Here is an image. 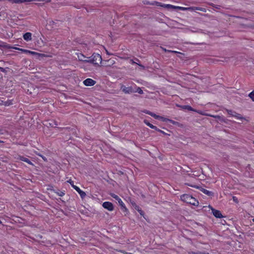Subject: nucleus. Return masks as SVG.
<instances>
[{
    "mask_svg": "<svg viewBox=\"0 0 254 254\" xmlns=\"http://www.w3.org/2000/svg\"><path fill=\"white\" fill-rule=\"evenodd\" d=\"M181 199L184 202L194 206L198 205V201L191 195L188 194H184L181 196Z\"/></svg>",
    "mask_w": 254,
    "mask_h": 254,
    "instance_id": "1",
    "label": "nucleus"
},
{
    "mask_svg": "<svg viewBox=\"0 0 254 254\" xmlns=\"http://www.w3.org/2000/svg\"><path fill=\"white\" fill-rule=\"evenodd\" d=\"M92 59L89 60H84L83 59H80V61H83L86 63H92L95 65H98L102 62V57L100 55L98 54H93L92 56Z\"/></svg>",
    "mask_w": 254,
    "mask_h": 254,
    "instance_id": "2",
    "label": "nucleus"
},
{
    "mask_svg": "<svg viewBox=\"0 0 254 254\" xmlns=\"http://www.w3.org/2000/svg\"><path fill=\"white\" fill-rule=\"evenodd\" d=\"M185 185L186 186H188L192 187V188H196V189L199 190L203 192L204 194L207 195L208 196H214V192H213L212 191L208 190H207L200 186L196 185L195 184H190V183H185Z\"/></svg>",
    "mask_w": 254,
    "mask_h": 254,
    "instance_id": "3",
    "label": "nucleus"
},
{
    "mask_svg": "<svg viewBox=\"0 0 254 254\" xmlns=\"http://www.w3.org/2000/svg\"><path fill=\"white\" fill-rule=\"evenodd\" d=\"M16 159L17 160H20L25 162L29 166H34V164H33V162H35V161L29 156H24L18 155H17Z\"/></svg>",
    "mask_w": 254,
    "mask_h": 254,
    "instance_id": "4",
    "label": "nucleus"
},
{
    "mask_svg": "<svg viewBox=\"0 0 254 254\" xmlns=\"http://www.w3.org/2000/svg\"><path fill=\"white\" fill-rule=\"evenodd\" d=\"M226 111L229 115L233 117H234L238 119H240L241 120H246V119L243 117L241 114L236 113L235 111L228 109L226 110Z\"/></svg>",
    "mask_w": 254,
    "mask_h": 254,
    "instance_id": "5",
    "label": "nucleus"
},
{
    "mask_svg": "<svg viewBox=\"0 0 254 254\" xmlns=\"http://www.w3.org/2000/svg\"><path fill=\"white\" fill-rule=\"evenodd\" d=\"M121 89L125 94H130L134 93V89L131 86L126 87L124 85H122Z\"/></svg>",
    "mask_w": 254,
    "mask_h": 254,
    "instance_id": "6",
    "label": "nucleus"
},
{
    "mask_svg": "<svg viewBox=\"0 0 254 254\" xmlns=\"http://www.w3.org/2000/svg\"><path fill=\"white\" fill-rule=\"evenodd\" d=\"M129 202L130 203H131V204L132 205V207L135 209L139 213V214L142 216H144V212H143V211H142L141 210V209L140 208V207L138 206L135 202V201L132 199H131L130 198H129Z\"/></svg>",
    "mask_w": 254,
    "mask_h": 254,
    "instance_id": "7",
    "label": "nucleus"
},
{
    "mask_svg": "<svg viewBox=\"0 0 254 254\" xmlns=\"http://www.w3.org/2000/svg\"><path fill=\"white\" fill-rule=\"evenodd\" d=\"M9 1H11L14 3H19L22 2H29L33 1H45V2H49L51 1L50 0H9Z\"/></svg>",
    "mask_w": 254,
    "mask_h": 254,
    "instance_id": "8",
    "label": "nucleus"
},
{
    "mask_svg": "<svg viewBox=\"0 0 254 254\" xmlns=\"http://www.w3.org/2000/svg\"><path fill=\"white\" fill-rule=\"evenodd\" d=\"M155 2L156 3V4L158 6H160L161 7L167 8L168 9L172 8V9H178V6H175V5H173L169 4H162L160 2H159L157 1H155Z\"/></svg>",
    "mask_w": 254,
    "mask_h": 254,
    "instance_id": "9",
    "label": "nucleus"
},
{
    "mask_svg": "<svg viewBox=\"0 0 254 254\" xmlns=\"http://www.w3.org/2000/svg\"><path fill=\"white\" fill-rule=\"evenodd\" d=\"M209 207H210L212 210V212L213 214V215L218 218H221L223 217V216L222 215L221 212L220 211L216 210L213 208H212L210 205H209Z\"/></svg>",
    "mask_w": 254,
    "mask_h": 254,
    "instance_id": "10",
    "label": "nucleus"
},
{
    "mask_svg": "<svg viewBox=\"0 0 254 254\" xmlns=\"http://www.w3.org/2000/svg\"><path fill=\"white\" fill-rule=\"evenodd\" d=\"M103 207L108 210L109 211H112L114 210V206L112 203L109 202V201H106L103 202L102 204Z\"/></svg>",
    "mask_w": 254,
    "mask_h": 254,
    "instance_id": "11",
    "label": "nucleus"
},
{
    "mask_svg": "<svg viewBox=\"0 0 254 254\" xmlns=\"http://www.w3.org/2000/svg\"><path fill=\"white\" fill-rule=\"evenodd\" d=\"M83 83L86 86H93L94 84H95L96 81H95L91 78H87L83 81Z\"/></svg>",
    "mask_w": 254,
    "mask_h": 254,
    "instance_id": "12",
    "label": "nucleus"
},
{
    "mask_svg": "<svg viewBox=\"0 0 254 254\" xmlns=\"http://www.w3.org/2000/svg\"><path fill=\"white\" fill-rule=\"evenodd\" d=\"M110 195L114 198H115L116 200H117L118 201V202H119L120 205H123V203H124V202H123V201L122 200V199L116 194H115V193H110Z\"/></svg>",
    "mask_w": 254,
    "mask_h": 254,
    "instance_id": "13",
    "label": "nucleus"
},
{
    "mask_svg": "<svg viewBox=\"0 0 254 254\" xmlns=\"http://www.w3.org/2000/svg\"><path fill=\"white\" fill-rule=\"evenodd\" d=\"M23 38L25 40L28 41L32 39V34L30 32H27L23 35Z\"/></svg>",
    "mask_w": 254,
    "mask_h": 254,
    "instance_id": "14",
    "label": "nucleus"
},
{
    "mask_svg": "<svg viewBox=\"0 0 254 254\" xmlns=\"http://www.w3.org/2000/svg\"><path fill=\"white\" fill-rule=\"evenodd\" d=\"M143 112L145 114H147L148 115L151 116L152 117H154V118H155L156 119L161 118L159 116L156 115L154 113L151 112L150 111H148V110H144L143 111Z\"/></svg>",
    "mask_w": 254,
    "mask_h": 254,
    "instance_id": "15",
    "label": "nucleus"
},
{
    "mask_svg": "<svg viewBox=\"0 0 254 254\" xmlns=\"http://www.w3.org/2000/svg\"><path fill=\"white\" fill-rule=\"evenodd\" d=\"M181 108L184 110H188L190 111H195V110L193 109L191 106L189 105H183L180 106Z\"/></svg>",
    "mask_w": 254,
    "mask_h": 254,
    "instance_id": "16",
    "label": "nucleus"
},
{
    "mask_svg": "<svg viewBox=\"0 0 254 254\" xmlns=\"http://www.w3.org/2000/svg\"><path fill=\"white\" fill-rule=\"evenodd\" d=\"M14 48L15 49L21 51H22V52H24L25 53H29V54H30L31 55L35 54V52H33V51H29V50H28L22 49L17 48Z\"/></svg>",
    "mask_w": 254,
    "mask_h": 254,
    "instance_id": "17",
    "label": "nucleus"
},
{
    "mask_svg": "<svg viewBox=\"0 0 254 254\" xmlns=\"http://www.w3.org/2000/svg\"><path fill=\"white\" fill-rule=\"evenodd\" d=\"M178 9L181 10L193 11L192 6L191 7H188L178 6Z\"/></svg>",
    "mask_w": 254,
    "mask_h": 254,
    "instance_id": "18",
    "label": "nucleus"
},
{
    "mask_svg": "<svg viewBox=\"0 0 254 254\" xmlns=\"http://www.w3.org/2000/svg\"><path fill=\"white\" fill-rule=\"evenodd\" d=\"M33 55L36 56L38 59H40L41 58L46 57L47 56L44 54H41L39 53H37L35 52V54H33Z\"/></svg>",
    "mask_w": 254,
    "mask_h": 254,
    "instance_id": "19",
    "label": "nucleus"
},
{
    "mask_svg": "<svg viewBox=\"0 0 254 254\" xmlns=\"http://www.w3.org/2000/svg\"><path fill=\"white\" fill-rule=\"evenodd\" d=\"M186 29L192 32H194V33H197V32H199L200 31H201V29H198V28H192V29H191L190 28H187Z\"/></svg>",
    "mask_w": 254,
    "mask_h": 254,
    "instance_id": "20",
    "label": "nucleus"
},
{
    "mask_svg": "<svg viewBox=\"0 0 254 254\" xmlns=\"http://www.w3.org/2000/svg\"><path fill=\"white\" fill-rule=\"evenodd\" d=\"M134 89V93L137 92L139 94H142L143 93V90L139 87H136Z\"/></svg>",
    "mask_w": 254,
    "mask_h": 254,
    "instance_id": "21",
    "label": "nucleus"
},
{
    "mask_svg": "<svg viewBox=\"0 0 254 254\" xmlns=\"http://www.w3.org/2000/svg\"><path fill=\"white\" fill-rule=\"evenodd\" d=\"M55 193H56L58 195L60 196H63L65 194V193L64 191L59 190L58 191H54Z\"/></svg>",
    "mask_w": 254,
    "mask_h": 254,
    "instance_id": "22",
    "label": "nucleus"
},
{
    "mask_svg": "<svg viewBox=\"0 0 254 254\" xmlns=\"http://www.w3.org/2000/svg\"><path fill=\"white\" fill-rule=\"evenodd\" d=\"M78 193L80 194V197L82 198H83L85 197L86 196V193L84 191H82V190H80Z\"/></svg>",
    "mask_w": 254,
    "mask_h": 254,
    "instance_id": "23",
    "label": "nucleus"
},
{
    "mask_svg": "<svg viewBox=\"0 0 254 254\" xmlns=\"http://www.w3.org/2000/svg\"><path fill=\"white\" fill-rule=\"evenodd\" d=\"M249 96L254 101V90L249 94Z\"/></svg>",
    "mask_w": 254,
    "mask_h": 254,
    "instance_id": "24",
    "label": "nucleus"
},
{
    "mask_svg": "<svg viewBox=\"0 0 254 254\" xmlns=\"http://www.w3.org/2000/svg\"><path fill=\"white\" fill-rule=\"evenodd\" d=\"M121 206V209L123 211H127V208H126L124 203H123V205H120Z\"/></svg>",
    "mask_w": 254,
    "mask_h": 254,
    "instance_id": "25",
    "label": "nucleus"
},
{
    "mask_svg": "<svg viewBox=\"0 0 254 254\" xmlns=\"http://www.w3.org/2000/svg\"><path fill=\"white\" fill-rule=\"evenodd\" d=\"M208 4L209 5H211L217 9H219L220 8V6L219 5H215L214 4H213V3H208Z\"/></svg>",
    "mask_w": 254,
    "mask_h": 254,
    "instance_id": "26",
    "label": "nucleus"
},
{
    "mask_svg": "<svg viewBox=\"0 0 254 254\" xmlns=\"http://www.w3.org/2000/svg\"><path fill=\"white\" fill-rule=\"evenodd\" d=\"M144 123L150 128H151L152 126H153L152 124H150L148 121L146 120L144 121Z\"/></svg>",
    "mask_w": 254,
    "mask_h": 254,
    "instance_id": "27",
    "label": "nucleus"
},
{
    "mask_svg": "<svg viewBox=\"0 0 254 254\" xmlns=\"http://www.w3.org/2000/svg\"><path fill=\"white\" fill-rule=\"evenodd\" d=\"M166 120H167L170 123L173 124V125H176L177 124H178L177 122L174 121H173L172 120H170V119H165L164 120V121H166Z\"/></svg>",
    "mask_w": 254,
    "mask_h": 254,
    "instance_id": "28",
    "label": "nucleus"
},
{
    "mask_svg": "<svg viewBox=\"0 0 254 254\" xmlns=\"http://www.w3.org/2000/svg\"><path fill=\"white\" fill-rule=\"evenodd\" d=\"M2 102V104L4 105L5 106H8L10 104H11V102L10 101H6V102Z\"/></svg>",
    "mask_w": 254,
    "mask_h": 254,
    "instance_id": "29",
    "label": "nucleus"
},
{
    "mask_svg": "<svg viewBox=\"0 0 254 254\" xmlns=\"http://www.w3.org/2000/svg\"><path fill=\"white\" fill-rule=\"evenodd\" d=\"M38 156H40L45 161L47 162L48 161L46 157L44 156L43 155L40 154H37Z\"/></svg>",
    "mask_w": 254,
    "mask_h": 254,
    "instance_id": "30",
    "label": "nucleus"
},
{
    "mask_svg": "<svg viewBox=\"0 0 254 254\" xmlns=\"http://www.w3.org/2000/svg\"><path fill=\"white\" fill-rule=\"evenodd\" d=\"M232 199L235 203H239V200L236 196H233L232 197Z\"/></svg>",
    "mask_w": 254,
    "mask_h": 254,
    "instance_id": "31",
    "label": "nucleus"
},
{
    "mask_svg": "<svg viewBox=\"0 0 254 254\" xmlns=\"http://www.w3.org/2000/svg\"><path fill=\"white\" fill-rule=\"evenodd\" d=\"M162 49L165 51L166 52H170V53H176L177 52L176 51H171V50H168L166 49H164V48H162Z\"/></svg>",
    "mask_w": 254,
    "mask_h": 254,
    "instance_id": "32",
    "label": "nucleus"
},
{
    "mask_svg": "<svg viewBox=\"0 0 254 254\" xmlns=\"http://www.w3.org/2000/svg\"><path fill=\"white\" fill-rule=\"evenodd\" d=\"M67 182L69 183L71 185V186H72V188H73V186H75V185H74V184H73V181H72L70 179V180L67 181Z\"/></svg>",
    "mask_w": 254,
    "mask_h": 254,
    "instance_id": "33",
    "label": "nucleus"
},
{
    "mask_svg": "<svg viewBox=\"0 0 254 254\" xmlns=\"http://www.w3.org/2000/svg\"><path fill=\"white\" fill-rule=\"evenodd\" d=\"M73 188L75 190L78 192H79L81 190L79 189V188H78V187L75 186H73Z\"/></svg>",
    "mask_w": 254,
    "mask_h": 254,
    "instance_id": "34",
    "label": "nucleus"
},
{
    "mask_svg": "<svg viewBox=\"0 0 254 254\" xmlns=\"http://www.w3.org/2000/svg\"><path fill=\"white\" fill-rule=\"evenodd\" d=\"M48 187H49V188H47L48 190H53L54 191H55V190H53V187L52 186L48 185Z\"/></svg>",
    "mask_w": 254,
    "mask_h": 254,
    "instance_id": "35",
    "label": "nucleus"
},
{
    "mask_svg": "<svg viewBox=\"0 0 254 254\" xmlns=\"http://www.w3.org/2000/svg\"><path fill=\"white\" fill-rule=\"evenodd\" d=\"M192 8L193 9V11L195 10H200V7L192 6Z\"/></svg>",
    "mask_w": 254,
    "mask_h": 254,
    "instance_id": "36",
    "label": "nucleus"
},
{
    "mask_svg": "<svg viewBox=\"0 0 254 254\" xmlns=\"http://www.w3.org/2000/svg\"><path fill=\"white\" fill-rule=\"evenodd\" d=\"M151 128L154 129H155L157 131H158V130L159 129L158 128H157L156 126H155L154 125L151 126Z\"/></svg>",
    "mask_w": 254,
    "mask_h": 254,
    "instance_id": "37",
    "label": "nucleus"
},
{
    "mask_svg": "<svg viewBox=\"0 0 254 254\" xmlns=\"http://www.w3.org/2000/svg\"><path fill=\"white\" fill-rule=\"evenodd\" d=\"M0 70L3 72H6V69L2 67H0Z\"/></svg>",
    "mask_w": 254,
    "mask_h": 254,
    "instance_id": "38",
    "label": "nucleus"
},
{
    "mask_svg": "<svg viewBox=\"0 0 254 254\" xmlns=\"http://www.w3.org/2000/svg\"><path fill=\"white\" fill-rule=\"evenodd\" d=\"M158 131H159V132H161V133H163V134H165V135L167 134L166 133H165L164 131H163V130H161V129H158Z\"/></svg>",
    "mask_w": 254,
    "mask_h": 254,
    "instance_id": "39",
    "label": "nucleus"
},
{
    "mask_svg": "<svg viewBox=\"0 0 254 254\" xmlns=\"http://www.w3.org/2000/svg\"><path fill=\"white\" fill-rule=\"evenodd\" d=\"M200 11H201L203 12H206V9L205 8L200 7Z\"/></svg>",
    "mask_w": 254,
    "mask_h": 254,
    "instance_id": "40",
    "label": "nucleus"
},
{
    "mask_svg": "<svg viewBox=\"0 0 254 254\" xmlns=\"http://www.w3.org/2000/svg\"><path fill=\"white\" fill-rule=\"evenodd\" d=\"M53 123H54V124H50V125H52V127H54V125H55V127H56V126L58 125V124H57V123H56V122H55V121H54V122H53Z\"/></svg>",
    "mask_w": 254,
    "mask_h": 254,
    "instance_id": "41",
    "label": "nucleus"
},
{
    "mask_svg": "<svg viewBox=\"0 0 254 254\" xmlns=\"http://www.w3.org/2000/svg\"><path fill=\"white\" fill-rule=\"evenodd\" d=\"M145 3L147 4H150V5H154V3H156L155 2V1H154L153 3H150L149 2H146Z\"/></svg>",
    "mask_w": 254,
    "mask_h": 254,
    "instance_id": "42",
    "label": "nucleus"
},
{
    "mask_svg": "<svg viewBox=\"0 0 254 254\" xmlns=\"http://www.w3.org/2000/svg\"><path fill=\"white\" fill-rule=\"evenodd\" d=\"M3 133V129L2 128L0 127V134H2Z\"/></svg>",
    "mask_w": 254,
    "mask_h": 254,
    "instance_id": "43",
    "label": "nucleus"
},
{
    "mask_svg": "<svg viewBox=\"0 0 254 254\" xmlns=\"http://www.w3.org/2000/svg\"><path fill=\"white\" fill-rule=\"evenodd\" d=\"M213 117L216 119H219V120H220V119L221 118V117L219 116H213Z\"/></svg>",
    "mask_w": 254,
    "mask_h": 254,
    "instance_id": "44",
    "label": "nucleus"
},
{
    "mask_svg": "<svg viewBox=\"0 0 254 254\" xmlns=\"http://www.w3.org/2000/svg\"><path fill=\"white\" fill-rule=\"evenodd\" d=\"M200 254H209L207 252H200Z\"/></svg>",
    "mask_w": 254,
    "mask_h": 254,
    "instance_id": "45",
    "label": "nucleus"
},
{
    "mask_svg": "<svg viewBox=\"0 0 254 254\" xmlns=\"http://www.w3.org/2000/svg\"><path fill=\"white\" fill-rule=\"evenodd\" d=\"M204 16H205L206 17H210V15H209L208 14H204Z\"/></svg>",
    "mask_w": 254,
    "mask_h": 254,
    "instance_id": "46",
    "label": "nucleus"
},
{
    "mask_svg": "<svg viewBox=\"0 0 254 254\" xmlns=\"http://www.w3.org/2000/svg\"><path fill=\"white\" fill-rule=\"evenodd\" d=\"M191 44H193V45H199L200 44V43H191Z\"/></svg>",
    "mask_w": 254,
    "mask_h": 254,
    "instance_id": "47",
    "label": "nucleus"
},
{
    "mask_svg": "<svg viewBox=\"0 0 254 254\" xmlns=\"http://www.w3.org/2000/svg\"><path fill=\"white\" fill-rule=\"evenodd\" d=\"M136 64H138L139 66H141V67H144V66H143V65H142L141 64H137V63H136Z\"/></svg>",
    "mask_w": 254,
    "mask_h": 254,
    "instance_id": "48",
    "label": "nucleus"
},
{
    "mask_svg": "<svg viewBox=\"0 0 254 254\" xmlns=\"http://www.w3.org/2000/svg\"><path fill=\"white\" fill-rule=\"evenodd\" d=\"M78 58H79V60H80V59H82V57H81V58H80L79 56H78Z\"/></svg>",
    "mask_w": 254,
    "mask_h": 254,
    "instance_id": "49",
    "label": "nucleus"
},
{
    "mask_svg": "<svg viewBox=\"0 0 254 254\" xmlns=\"http://www.w3.org/2000/svg\"><path fill=\"white\" fill-rule=\"evenodd\" d=\"M81 57H83V58H85V57L84 56V55H82V54H81Z\"/></svg>",
    "mask_w": 254,
    "mask_h": 254,
    "instance_id": "50",
    "label": "nucleus"
},
{
    "mask_svg": "<svg viewBox=\"0 0 254 254\" xmlns=\"http://www.w3.org/2000/svg\"><path fill=\"white\" fill-rule=\"evenodd\" d=\"M142 197H143V198H144V197H145V196H144V195H143V194H142Z\"/></svg>",
    "mask_w": 254,
    "mask_h": 254,
    "instance_id": "51",
    "label": "nucleus"
},
{
    "mask_svg": "<svg viewBox=\"0 0 254 254\" xmlns=\"http://www.w3.org/2000/svg\"><path fill=\"white\" fill-rule=\"evenodd\" d=\"M135 60H136L137 61H139L138 59H135Z\"/></svg>",
    "mask_w": 254,
    "mask_h": 254,
    "instance_id": "52",
    "label": "nucleus"
},
{
    "mask_svg": "<svg viewBox=\"0 0 254 254\" xmlns=\"http://www.w3.org/2000/svg\"><path fill=\"white\" fill-rule=\"evenodd\" d=\"M1 142H3V141L0 140V143H1Z\"/></svg>",
    "mask_w": 254,
    "mask_h": 254,
    "instance_id": "53",
    "label": "nucleus"
},
{
    "mask_svg": "<svg viewBox=\"0 0 254 254\" xmlns=\"http://www.w3.org/2000/svg\"><path fill=\"white\" fill-rule=\"evenodd\" d=\"M86 11L89 12V10H88L87 9V8H86Z\"/></svg>",
    "mask_w": 254,
    "mask_h": 254,
    "instance_id": "54",
    "label": "nucleus"
},
{
    "mask_svg": "<svg viewBox=\"0 0 254 254\" xmlns=\"http://www.w3.org/2000/svg\"><path fill=\"white\" fill-rule=\"evenodd\" d=\"M253 221L254 222V218L253 219Z\"/></svg>",
    "mask_w": 254,
    "mask_h": 254,
    "instance_id": "55",
    "label": "nucleus"
},
{
    "mask_svg": "<svg viewBox=\"0 0 254 254\" xmlns=\"http://www.w3.org/2000/svg\"><path fill=\"white\" fill-rule=\"evenodd\" d=\"M80 254V253H78V254Z\"/></svg>",
    "mask_w": 254,
    "mask_h": 254,
    "instance_id": "56",
    "label": "nucleus"
}]
</instances>
